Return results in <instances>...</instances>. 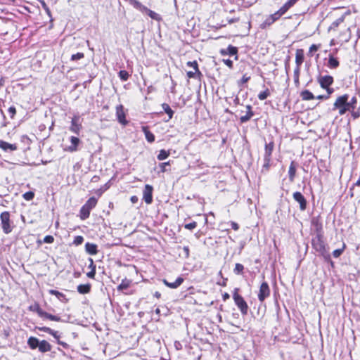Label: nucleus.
I'll list each match as a JSON object with an SVG mask.
<instances>
[{"instance_id": "obj_1", "label": "nucleus", "mask_w": 360, "mask_h": 360, "mask_svg": "<svg viewBox=\"0 0 360 360\" xmlns=\"http://www.w3.org/2000/svg\"><path fill=\"white\" fill-rule=\"evenodd\" d=\"M27 345L32 349H39L41 353L50 352L52 346L46 340H39L35 337H30L27 340Z\"/></svg>"}, {"instance_id": "obj_2", "label": "nucleus", "mask_w": 360, "mask_h": 360, "mask_svg": "<svg viewBox=\"0 0 360 360\" xmlns=\"http://www.w3.org/2000/svg\"><path fill=\"white\" fill-rule=\"evenodd\" d=\"M311 245L313 248L323 257L330 258V255L326 248L325 243L323 240V234L316 235L311 240Z\"/></svg>"}, {"instance_id": "obj_3", "label": "nucleus", "mask_w": 360, "mask_h": 360, "mask_svg": "<svg viewBox=\"0 0 360 360\" xmlns=\"http://www.w3.org/2000/svg\"><path fill=\"white\" fill-rule=\"evenodd\" d=\"M239 289L235 288L233 293V298L236 305L240 309L243 315H247L248 311V306L244 298L238 294Z\"/></svg>"}, {"instance_id": "obj_4", "label": "nucleus", "mask_w": 360, "mask_h": 360, "mask_svg": "<svg viewBox=\"0 0 360 360\" xmlns=\"http://www.w3.org/2000/svg\"><path fill=\"white\" fill-rule=\"evenodd\" d=\"M0 220L3 232L6 234L10 233L13 228V222L10 219V213L7 211L1 213Z\"/></svg>"}, {"instance_id": "obj_5", "label": "nucleus", "mask_w": 360, "mask_h": 360, "mask_svg": "<svg viewBox=\"0 0 360 360\" xmlns=\"http://www.w3.org/2000/svg\"><path fill=\"white\" fill-rule=\"evenodd\" d=\"M131 4L135 8L139 10L143 13H146L148 15V16L153 20H160L161 19L160 15L158 13L148 9L146 6L143 5L139 1L131 0Z\"/></svg>"}, {"instance_id": "obj_6", "label": "nucleus", "mask_w": 360, "mask_h": 360, "mask_svg": "<svg viewBox=\"0 0 360 360\" xmlns=\"http://www.w3.org/2000/svg\"><path fill=\"white\" fill-rule=\"evenodd\" d=\"M349 100V95L344 94L338 96L333 104V110H338L340 115H343L346 113L345 104Z\"/></svg>"}, {"instance_id": "obj_7", "label": "nucleus", "mask_w": 360, "mask_h": 360, "mask_svg": "<svg viewBox=\"0 0 360 360\" xmlns=\"http://www.w3.org/2000/svg\"><path fill=\"white\" fill-rule=\"evenodd\" d=\"M270 295V288L266 282H263L259 288L258 293V300L260 302L264 301Z\"/></svg>"}, {"instance_id": "obj_8", "label": "nucleus", "mask_w": 360, "mask_h": 360, "mask_svg": "<svg viewBox=\"0 0 360 360\" xmlns=\"http://www.w3.org/2000/svg\"><path fill=\"white\" fill-rule=\"evenodd\" d=\"M36 312L39 315V316L41 318H45L53 321H61L60 317L55 315H52L44 311L39 305H36Z\"/></svg>"}, {"instance_id": "obj_9", "label": "nucleus", "mask_w": 360, "mask_h": 360, "mask_svg": "<svg viewBox=\"0 0 360 360\" xmlns=\"http://www.w3.org/2000/svg\"><path fill=\"white\" fill-rule=\"evenodd\" d=\"M153 187L149 184L145 185L143 191V199L147 204H151L153 202Z\"/></svg>"}, {"instance_id": "obj_10", "label": "nucleus", "mask_w": 360, "mask_h": 360, "mask_svg": "<svg viewBox=\"0 0 360 360\" xmlns=\"http://www.w3.org/2000/svg\"><path fill=\"white\" fill-rule=\"evenodd\" d=\"M293 199L300 205V209L304 211L307 208V202L304 196L299 191H296L292 195Z\"/></svg>"}, {"instance_id": "obj_11", "label": "nucleus", "mask_w": 360, "mask_h": 360, "mask_svg": "<svg viewBox=\"0 0 360 360\" xmlns=\"http://www.w3.org/2000/svg\"><path fill=\"white\" fill-rule=\"evenodd\" d=\"M311 226L316 233V235L323 233V224H322L320 216L314 217L311 219Z\"/></svg>"}, {"instance_id": "obj_12", "label": "nucleus", "mask_w": 360, "mask_h": 360, "mask_svg": "<svg viewBox=\"0 0 360 360\" xmlns=\"http://www.w3.org/2000/svg\"><path fill=\"white\" fill-rule=\"evenodd\" d=\"M116 116L118 122L122 125H127L128 121L126 119V115L122 105H119L116 107Z\"/></svg>"}, {"instance_id": "obj_13", "label": "nucleus", "mask_w": 360, "mask_h": 360, "mask_svg": "<svg viewBox=\"0 0 360 360\" xmlns=\"http://www.w3.org/2000/svg\"><path fill=\"white\" fill-rule=\"evenodd\" d=\"M333 77L330 75L319 76L318 82L322 89L328 88L333 83Z\"/></svg>"}, {"instance_id": "obj_14", "label": "nucleus", "mask_w": 360, "mask_h": 360, "mask_svg": "<svg viewBox=\"0 0 360 360\" xmlns=\"http://www.w3.org/2000/svg\"><path fill=\"white\" fill-rule=\"evenodd\" d=\"M81 129L82 125L79 123V117L75 115L72 119L70 130L76 134H79Z\"/></svg>"}, {"instance_id": "obj_15", "label": "nucleus", "mask_w": 360, "mask_h": 360, "mask_svg": "<svg viewBox=\"0 0 360 360\" xmlns=\"http://www.w3.org/2000/svg\"><path fill=\"white\" fill-rule=\"evenodd\" d=\"M220 53L221 56H236L235 59H238L237 53H238V49L236 46H233L232 45H229L226 49H221L220 51Z\"/></svg>"}, {"instance_id": "obj_16", "label": "nucleus", "mask_w": 360, "mask_h": 360, "mask_svg": "<svg viewBox=\"0 0 360 360\" xmlns=\"http://www.w3.org/2000/svg\"><path fill=\"white\" fill-rule=\"evenodd\" d=\"M246 114L240 117V123H245L248 122L255 115L254 112L252 110V106L250 105H246Z\"/></svg>"}, {"instance_id": "obj_17", "label": "nucleus", "mask_w": 360, "mask_h": 360, "mask_svg": "<svg viewBox=\"0 0 360 360\" xmlns=\"http://www.w3.org/2000/svg\"><path fill=\"white\" fill-rule=\"evenodd\" d=\"M85 251L90 255H96L98 252V245L95 243L87 242L85 244Z\"/></svg>"}, {"instance_id": "obj_18", "label": "nucleus", "mask_w": 360, "mask_h": 360, "mask_svg": "<svg viewBox=\"0 0 360 360\" xmlns=\"http://www.w3.org/2000/svg\"><path fill=\"white\" fill-rule=\"evenodd\" d=\"M183 282L184 278L181 276L178 277L174 282H169L166 279L163 280L165 285L172 289L177 288Z\"/></svg>"}, {"instance_id": "obj_19", "label": "nucleus", "mask_w": 360, "mask_h": 360, "mask_svg": "<svg viewBox=\"0 0 360 360\" xmlns=\"http://www.w3.org/2000/svg\"><path fill=\"white\" fill-rule=\"evenodd\" d=\"M49 293L52 295H55L58 300H59L60 302L67 303L68 302V299L66 297L65 295H64L63 292H60L56 290L51 289L49 290Z\"/></svg>"}, {"instance_id": "obj_20", "label": "nucleus", "mask_w": 360, "mask_h": 360, "mask_svg": "<svg viewBox=\"0 0 360 360\" xmlns=\"http://www.w3.org/2000/svg\"><path fill=\"white\" fill-rule=\"evenodd\" d=\"M0 148L7 152L16 150L18 148L15 144H11L4 141H0Z\"/></svg>"}, {"instance_id": "obj_21", "label": "nucleus", "mask_w": 360, "mask_h": 360, "mask_svg": "<svg viewBox=\"0 0 360 360\" xmlns=\"http://www.w3.org/2000/svg\"><path fill=\"white\" fill-rule=\"evenodd\" d=\"M296 162L292 161L288 170L289 180L290 182H293L296 175Z\"/></svg>"}, {"instance_id": "obj_22", "label": "nucleus", "mask_w": 360, "mask_h": 360, "mask_svg": "<svg viewBox=\"0 0 360 360\" xmlns=\"http://www.w3.org/2000/svg\"><path fill=\"white\" fill-rule=\"evenodd\" d=\"M340 65V63L338 58H335L333 55L329 54L328 56V67L332 69L337 68Z\"/></svg>"}, {"instance_id": "obj_23", "label": "nucleus", "mask_w": 360, "mask_h": 360, "mask_svg": "<svg viewBox=\"0 0 360 360\" xmlns=\"http://www.w3.org/2000/svg\"><path fill=\"white\" fill-rule=\"evenodd\" d=\"M304 51L302 49H297L295 53L296 66H300L304 61Z\"/></svg>"}, {"instance_id": "obj_24", "label": "nucleus", "mask_w": 360, "mask_h": 360, "mask_svg": "<svg viewBox=\"0 0 360 360\" xmlns=\"http://www.w3.org/2000/svg\"><path fill=\"white\" fill-rule=\"evenodd\" d=\"M71 146H69L68 150L70 152H75L77 150V146L80 142V140L76 136L70 137Z\"/></svg>"}, {"instance_id": "obj_25", "label": "nucleus", "mask_w": 360, "mask_h": 360, "mask_svg": "<svg viewBox=\"0 0 360 360\" xmlns=\"http://www.w3.org/2000/svg\"><path fill=\"white\" fill-rule=\"evenodd\" d=\"M142 131L144 133L146 139L149 143L154 142L155 136L152 132H150L148 130V127H145V126L142 127Z\"/></svg>"}, {"instance_id": "obj_26", "label": "nucleus", "mask_w": 360, "mask_h": 360, "mask_svg": "<svg viewBox=\"0 0 360 360\" xmlns=\"http://www.w3.org/2000/svg\"><path fill=\"white\" fill-rule=\"evenodd\" d=\"M274 142H270L269 143H266L264 158H271V153L274 150Z\"/></svg>"}, {"instance_id": "obj_27", "label": "nucleus", "mask_w": 360, "mask_h": 360, "mask_svg": "<svg viewBox=\"0 0 360 360\" xmlns=\"http://www.w3.org/2000/svg\"><path fill=\"white\" fill-rule=\"evenodd\" d=\"M91 288V284L87 283L79 285L77 289L80 294H87L90 292Z\"/></svg>"}, {"instance_id": "obj_28", "label": "nucleus", "mask_w": 360, "mask_h": 360, "mask_svg": "<svg viewBox=\"0 0 360 360\" xmlns=\"http://www.w3.org/2000/svg\"><path fill=\"white\" fill-rule=\"evenodd\" d=\"M91 210L83 205L79 212V217L82 220H85L89 217Z\"/></svg>"}, {"instance_id": "obj_29", "label": "nucleus", "mask_w": 360, "mask_h": 360, "mask_svg": "<svg viewBox=\"0 0 360 360\" xmlns=\"http://www.w3.org/2000/svg\"><path fill=\"white\" fill-rule=\"evenodd\" d=\"M300 96L304 101H309L315 98L314 94L309 90H304L301 92Z\"/></svg>"}, {"instance_id": "obj_30", "label": "nucleus", "mask_w": 360, "mask_h": 360, "mask_svg": "<svg viewBox=\"0 0 360 360\" xmlns=\"http://www.w3.org/2000/svg\"><path fill=\"white\" fill-rule=\"evenodd\" d=\"M96 204L97 199L95 197H91L86 202L84 205L91 210L94 207H96Z\"/></svg>"}, {"instance_id": "obj_31", "label": "nucleus", "mask_w": 360, "mask_h": 360, "mask_svg": "<svg viewBox=\"0 0 360 360\" xmlns=\"http://www.w3.org/2000/svg\"><path fill=\"white\" fill-rule=\"evenodd\" d=\"M162 108L163 110L165 111V112L166 114H167V115L169 117V120H171L174 113V110H172V109L170 108V106L167 103H165L162 104Z\"/></svg>"}, {"instance_id": "obj_32", "label": "nucleus", "mask_w": 360, "mask_h": 360, "mask_svg": "<svg viewBox=\"0 0 360 360\" xmlns=\"http://www.w3.org/2000/svg\"><path fill=\"white\" fill-rule=\"evenodd\" d=\"M131 284V281L127 279H124L122 281V283L117 286V290L119 291H123L124 290H127Z\"/></svg>"}, {"instance_id": "obj_33", "label": "nucleus", "mask_w": 360, "mask_h": 360, "mask_svg": "<svg viewBox=\"0 0 360 360\" xmlns=\"http://www.w3.org/2000/svg\"><path fill=\"white\" fill-rule=\"evenodd\" d=\"M169 155H170L169 151L162 149L160 150V153L157 158L159 160H163L167 159Z\"/></svg>"}, {"instance_id": "obj_34", "label": "nucleus", "mask_w": 360, "mask_h": 360, "mask_svg": "<svg viewBox=\"0 0 360 360\" xmlns=\"http://www.w3.org/2000/svg\"><path fill=\"white\" fill-rule=\"evenodd\" d=\"M244 266L243 264L237 263L235 265L233 272L236 275H241L243 274Z\"/></svg>"}, {"instance_id": "obj_35", "label": "nucleus", "mask_w": 360, "mask_h": 360, "mask_svg": "<svg viewBox=\"0 0 360 360\" xmlns=\"http://www.w3.org/2000/svg\"><path fill=\"white\" fill-rule=\"evenodd\" d=\"M292 6L291 5L290 2H289L288 1L278 10L279 13L283 15V14H285L288 10L292 7Z\"/></svg>"}, {"instance_id": "obj_36", "label": "nucleus", "mask_w": 360, "mask_h": 360, "mask_svg": "<svg viewBox=\"0 0 360 360\" xmlns=\"http://www.w3.org/2000/svg\"><path fill=\"white\" fill-rule=\"evenodd\" d=\"M292 6L291 5L290 2H289L288 1L278 10L279 13L283 15V14H285L288 10L292 7Z\"/></svg>"}, {"instance_id": "obj_37", "label": "nucleus", "mask_w": 360, "mask_h": 360, "mask_svg": "<svg viewBox=\"0 0 360 360\" xmlns=\"http://www.w3.org/2000/svg\"><path fill=\"white\" fill-rule=\"evenodd\" d=\"M274 22V20L271 18V15H269L266 20L262 24V28H266V27L270 26Z\"/></svg>"}, {"instance_id": "obj_38", "label": "nucleus", "mask_w": 360, "mask_h": 360, "mask_svg": "<svg viewBox=\"0 0 360 360\" xmlns=\"http://www.w3.org/2000/svg\"><path fill=\"white\" fill-rule=\"evenodd\" d=\"M271 158H264V165L262 172H267L270 167Z\"/></svg>"}, {"instance_id": "obj_39", "label": "nucleus", "mask_w": 360, "mask_h": 360, "mask_svg": "<svg viewBox=\"0 0 360 360\" xmlns=\"http://www.w3.org/2000/svg\"><path fill=\"white\" fill-rule=\"evenodd\" d=\"M119 77L122 81H127L129 77V75L127 71L126 70H120L118 72Z\"/></svg>"}, {"instance_id": "obj_40", "label": "nucleus", "mask_w": 360, "mask_h": 360, "mask_svg": "<svg viewBox=\"0 0 360 360\" xmlns=\"http://www.w3.org/2000/svg\"><path fill=\"white\" fill-rule=\"evenodd\" d=\"M270 95L269 90L266 89L265 91L258 94V98L261 101L265 100Z\"/></svg>"}, {"instance_id": "obj_41", "label": "nucleus", "mask_w": 360, "mask_h": 360, "mask_svg": "<svg viewBox=\"0 0 360 360\" xmlns=\"http://www.w3.org/2000/svg\"><path fill=\"white\" fill-rule=\"evenodd\" d=\"M345 248V244L344 243L342 248L335 250L333 252V256L335 258H338L342 254Z\"/></svg>"}, {"instance_id": "obj_42", "label": "nucleus", "mask_w": 360, "mask_h": 360, "mask_svg": "<svg viewBox=\"0 0 360 360\" xmlns=\"http://www.w3.org/2000/svg\"><path fill=\"white\" fill-rule=\"evenodd\" d=\"M25 200L30 201L32 200L34 197V193L32 191H27L22 195Z\"/></svg>"}, {"instance_id": "obj_43", "label": "nucleus", "mask_w": 360, "mask_h": 360, "mask_svg": "<svg viewBox=\"0 0 360 360\" xmlns=\"http://www.w3.org/2000/svg\"><path fill=\"white\" fill-rule=\"evenodd\" d=\"M187 65L188 67L193 68L195 70V72H197L198 74H201L200 72L198 70V65L197 61H195V60H194V61H188L187 63Z\"/></svg>"}, {"instance_id": "obj_44", "label": "nucleus", "mask_w": 360, "mask_h": 360, "mask_svg": "<svg viewBox=\"0 0 360 360\" xmlns=\"http://www.w3.org/2000/svg\"><path fill=\"white\" fill-rule=\"evenodd\" d=\"M84 57V54L83 53H77L75 54H72L71 56V60L75 61L77 60H80Z\"/></svg>"}, {"instance_id": "obj_45", "label": "nucleus", "mask_w": 360, "mask_h": 360, "mask_svg": "<svg viewBox=\"0 0 360 360\" xmlns=\"http://www.w3.org/2000/svg\"><path fill=\"white\" fill-rule=\"evenodd\" d=\"M84 242V238L82 236H77L75 237L73 244L75 245H79Z\"/></svg>"}, {"instance_id": "obj_46", "label": "nucleus", "mask_w": 360, "mask_h": 360, "mask_svg": "<svg viewBox=\"0 0 360 360\" xmlns=\"http://www.w3.org/2000/svg\"><path fill=\"white\" fill-rule=\"evenodd\" d=\"M197 226V223L195 221L191 222L189 224H186L184 225L185 229L188 230H193Z\"/></svg>"}, {"instance_id": "obj_47", "label": "nucleus", "mask_w": 360, "mask_h": 360, "mask_svg": "<svg viewBox=\"0 0 360 360\" xmlns=\"http://www.w3.org/2000/svg\"><path fill=\"white\" fill-rule=\"evenodd\" d=\"M319 48V46H318V45H316V44H312V45L309 47V53H308V54H309L310 56H312L313 52H315V51H318Z\"/></svg>"}, {"instance_id": "obj_48", "label": "nucleus", "mask_w": 360, "mask_h": 360, "mask_svg": "<svg viewBox=\"0 0 360 360\" xmlns=\"http://www.w3.org/2000/svg\"><path fill=\"white\" fill-rule=\"evenodd\" d=\"M54 241V238L52 236H46L44 238L43 242L46 243H52Z\"/></svg>"}, {"instance_id": "obj_49", "label": "nucleus", "mask_w": 360, "mask_h": 360, "mask_svg": "<svg viewBox=\"0 0 360 360\" xmlns=\"http://www.w3.org/2000/svg\"><path fill=\"white\" fill-rule=\"evenodd\" d=\"M37 328L40 330V331H43V332H46L47 333H52V329L49 328V327H46V326H43V327H37Z\"/></svg>"}, {"instance_id": "obj_50", "label": "nucleus", "mask_w": 360, "mask_h": 360, "mask_svg": "<svg viewBox=\"0 0 360 360\" xmlns=\"http://www.w3.org/2000/svg\"><path fill=\"white\" fill-rule=\"evenodd\" d=\"M270 15L271 18L274 20V22L278 20L282 16V15L279 13L278 11H277L276 12Z\"/></svg>"}, {"instance_id": "obj_51", "label": "nucleus", "mask_w": 360, "mask_h": 360, "mask_svg": "<svg viewBox=\"0 0 360 360\" xmlns=\"http://www.w3.org/2000/svg\"><path fill=\"white\" fill-rule=\"evenodd\" d=\"M345 108H346V112H347V111H349V112L352 111L353 110H354L355 108L354 107V105H352L349 103V100H347V101L346 102V104H345Z\"/></svg>"}, {"instance_id": "obj_52", "label": "nucleus", "mask_w": 360, "mask_h": 360, "mask_svg": "<svg viewBox=\"0 0 360 360\" xmlns=\"http://www.w3.org/2000/svg\"><path fill=\"white\" fill-rule=\"evenodd\" d=\"M182 250H183V252L184 254V257L185 258H188L189 257V255H190V251H189V248L188 246H184L182 248Z\"/></svg>"}, {"instance_id": "obj_53", "label": "nucleus", "mask_w": 360, "mask_h": 360, "mask_svg": "<svg viewBox=\"0 0 360 360\" xmlns=\"http://www.w3.org/2000/svg\"><path fill=\"white\" fill-rule=\"evenodd\" d=\"M96 275V266H94L93 269H91L89 272L86 274V276L90 278H94Z\"/></svg>"}, {"instance_id": "obj_54", "label": "nucleus", "mask_w": 360, "mask_h": 360, "mask_svg": "<svg viewBox=\"0 0 360 360\" xmlns=\"http://www.w3.org/2000/svg\"><path fill=\"white\" fill-rule=\"evenodd\" d=\"M8 112L11 114V117L13 118L15 115L16 114V109L14 106H11L8 108Z\"/></svg>"}, {"instance_id": "obj_55", "label": "nucleus", "mask_w": 360, "mask_h": 360, "mask_svg": "<svg viewBox=\"0 0 360 360\" xmlns=\"http://www.w3.org/2000/svg\"><path fill=\"white\" fill-rule=\"evenodd\" d=\"M169 165V162H162L160 164V167L162 172H166V166Z\"/></svg>"}, {"instance_id": "obj_56", "label": "nucleus", "mask_w": 360, "mask_h": 360, "mask_svg": "<svg viewBox=\"0 0 360 360\" xmlns=\"http://www.w3.org/2000/svg\"><path fill=\"white\" fill-rule=\"evenodd\" d=\"M224 63L229 68H233V61L230 59H224L223 60Z\"/></svg>"}, {"instance_id": "obj_57", "label": "nucleus", "mask_w": 360, "mask_h": 360, "mask_svg": "<svg viewBox=\"0 0 360 360\" xmlns=\"http://www.w3.org/2000/svg\"><path fill=\"white\" fill-rule=\"evenodd\" d=\"M41 6H42L43 8L46 11L47 14L49 15H51V11H50L49 8L48 7V6L46 4V3L44 1H41Z\"/></svg>"}, {"instance_id": "obj_58", "label": "nucleus", "mask_w": 360, "mask_h": 360, "mask_svg": "<svg viewBox=\"0 0 360 360\" xmlns=\"http://www.w3.org/2000/svg\"><path fill=\"white\" fill-rule=\"evenodd\" d=\"M342 22H343V17L337 19L335 21L333 22L332 25L333 27H338Z\"/></svg>"}, {"instance_id": "obj_59", "label": "nucleus", "mask_w": 360, "mask_h": 360, "mask_svg": "<svg viewBox=\"0 0 360 360\" xmlns=\"http://www.w3.org/2000/svg\"><path fill=\"white\" fill-rule=\"evenodd\" d=\"M250 79V76H247V75H244L241 79V84H245L246 82H248Z\"/></svg>"}, {"instance_id": "obj_60", "label": "nucleus", "mask_w": 360, "mask_h": 360, "mask_svg": "<svg viewBox=\"0 0 360 360\" xmlns=\"http://www.w3.org/2000/svg\"><path fill=\"white\" fill-rule=\"evenodd\" d=\"M352 112V116L354 119H357L360 116V112L359 111H354V110Z\"/></svg>"}, {"instance_id": "obj_61", "label": "nucleus", "mask_w": 360, "mask_h": 360, "mask_svg": "<svg viewBox=\"0 0 360 360\" xmlns=\"http://www.w3.org/2000/svg\"><path fill=\"white\" fill-rule=\"evenodd\" d=\"M300 66H296L294 70V77H300Z\"/></svg>"}, {"instance_id": "obj_62", "label": "nucleus", "mask_w": 360, "mask_h": 360, "mask_svg": "<svg viewBox=\"0 0 360 360\" xmlns=\"http://www.w3.org/2000/svg\"><path fill=\"white\" fill-rule=\"evenodd\" d=\"M349 101V103H350L352 105H354V108H356V103H357V99H356V98L355 96H353V97L350 99V101Z\"/></svg>"}, {"instance_id": "obj_63", "label": "nucleus", "mask_w": 360, "mask_h": 360, "mask_svg": "<svg viewBox=\"0 0 360 360\" xmlns=\"http://www.w3.org/2000/svg\"><path fill=\"white\" fill-rule=\"evenodd\" d=\"M130 200L133 204H136L139 201V198L136 195H133L131 197Z\"/></svg>"}, {"instance_id": "obj_64", "label": "nucleus", "mask_w": 360, "mask_h": 360, "mask_svg": "<svg viewBox=\"0 0 360 360\" xmlns=\"http://www.w3.org/2000/svg\"><path fill=\"white\" fill-rule=\"evenodd\" d=\"M231 228H232L233 230H235V231L238 230V229H239V226H238V224L236 222L231 221Z\"/></svg>"}]
</instances>
